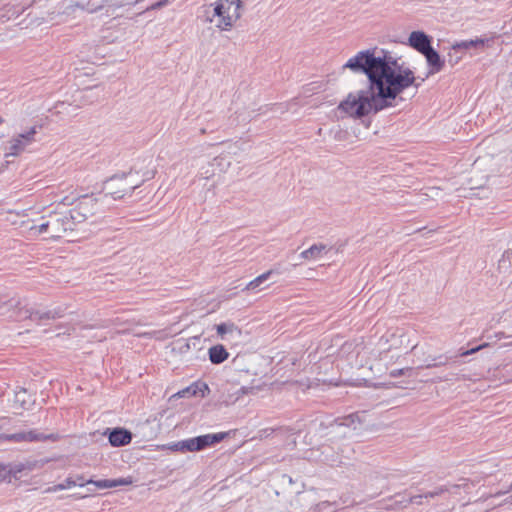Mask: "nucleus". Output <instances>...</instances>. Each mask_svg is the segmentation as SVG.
<instances>
[{
	"label": "nucleus",
	"mask_w": 512,
	"mask_h": 512,
	"mask_svg": "<svg viewBox=\"0 0 512 512\" xmlns=\"http://www.w3.org/2000/svg\"><path fill=\"white\" fill-rule=\"evenodd\" d=\"M422 55L425 56L428 64V75H434L443 69L444 60L441 59L438 52H436L432 47L426 50Z\"/></svg>",
	"instance_id": "obj_10"
},
{
	"label": "nucleus",
	"mask_w": 512,
	"mask_h": 512,
	"mask_svg": "<svg viewBox=\"0 0 512 512\" xmlns=\"http://www.w3.org/2000/svg\"><path fill=\"white\" fill-rule=\"evenodd\" d=\"M86 483H92L98 489H110V479L93 480L89 479Z\"/></svg>",
	"instance_id": "obj_26"
},
{
	"label": "nucleus",
	"mask_w": 512,
	"mask_h": 512,
	"mask_svg": "<svg viewBox=\"0 0 512 512\" xmlns=\"http://www.w3.org/2000/svg\"><path fill=\"white\" fill-rule=\"evenodd\" d=\"M3 122V119L0 117V124Z\"/></svg>",
	"instance_id": "obj_36"
},
{
	"label": "nucleus",
	"mask_w": 512,
	"mask_h": 512,
	"mask_svg": "<svg viewBox=\"0 0 512 512\" xmlns=\"http://www.w3.org/2000/svg\"><path fill=\"white\" fill-rule=\"evenodd\" d=\"M76 485H77V482L73 478L68 477L63 483H60V484L54 485L52 487H49V488L46 489L45 492H47V493H54V492H57V491L69 489V488L74 487Z\"/></svg>",
	"instance_id": "obj_20"
},
{
	"label": "nucleus",
	"mask_w": 512,
	"mask_h": 512,
	"mask_svg": "<svg viewBox=\"0 0 512 512\" xmlns=\"http://www.w3.org/2000/svg\"><path fill=\"white\" fill-rule=\"evenodd\" d=\"M15 433L12 434H0V442H14Z\"/></svg>",
	"instance_id": "obj_30"
},
{
	"label": "nucleus",
	"mask_w": 512,
	"mask_h": 512,
	"mask_svg": "<svg viewBox=\"0 0 512 512\" xmlns=\"http://www.w3.org/2000/svg\"><path fill=\"white\" fill-rule=\"evenodd\" d=\"M134 483V478L132 476H127L118 479H110V488H115L119 486H129Z\"/></svg>",
	"instance_id": "obj_24"
},
{
	"label": "nucleus",
	"mask_w": 512,
	"mask_h": 512,
	"mask_svg": "<svg viewBox=\"0 0 512 512\" xmlns=\"http://www.w3.org/2000/svg\"><path fill=\"white\" fill-rule=\"evenodd\" d=\"M402 337H403L402 334L399 336H396L395 333H391L387 336L382 337L381 340H383L385 338L386 342L392 341V344L386 349V350H391V349H397L398 347L401 346V344L403 342Z\"/></svg>",
	"instance_id": "obj_23"
},
{
	"label": "nucleus",
	"mask_w": 512,
	"mask_h": 512,
	"mask_svg": "<svg viewBox=\"0 0 512 512\" xmlns=\"http://www.w3.org/2000/svg\"><path fill=\"white\" fill-rule=\"evenodd\" d=\"M209 392V387L205 383L201 382H195L191 384L190 386L178 391L174 397L178 398H184V397H190V396H196L200 395L201 397H204L206 393Z\"/></svg>",
	"instance_id": "obj_12"
},
{
	"label": "nucleus",
	"mask_w": 512,
	"mask_h": 512,
	"mask_svg": "<svg viewBox=\"0 0 512 512\" xmlns=\"http://www.w3.org/2000/svg\"><path fill=\"white\" fill-rule=\"evenodd\" d=\"M407 44L417 52L423 54L426 50L431 48V37L423 31H413L408 37Z\"/></svg>",
	"instance_id": "obj_7"
},
{
	"label": "nucleus",
	"mask_w": 512,
	"mask_h": 512,
	"mask_svg": "<svg viewBox=\"0 0 512 512\" xmlns=\"http://www.w3.org/2000/svg\"><path fill=\"white\" fill-rule=\"evenodd\" d=\"M184 452H196L193 441L191 438L183 440Z\"/></svg>",
	"instance_id": "obj_29"
},
{
	"label": "nucleus",
	"mask_w": 512,
	"mask_h": 512,
	"mask_svg": "<svg viewBox=\"0 0 512 512\" xmlns=\"http://www.w3.org/2000/svg\"><path fill=\"white\" fill-rule=\"evenodd\" d=\"M167 449H169L171 451L184 452L183 440L178 441V442H174V443H171V444H168L167 445Z\"/></svg>",
	"instance_id": "obj_28"
},
{
	"label": "nucleus",
	"mask_w": 512,
	"mask_h": 512,
	"mask_svg": "<svg viewBox=\"0 0 512 512\" xmlns=\"http://www.w3.org/2000/svg\"><path fill=\"white\" fill-rule=\"evenodd\" d=\"M273 274V270H268L264 273H262L261 275L257 276L256 278H254L253 280H251L246 286L245 288L243 289V291H248V292H259L262 290L261 288V285L267 280L269 279V277Z\"/></svg>",
	"instance_id": "obj_17"
},
{
	"label": "nucleus",
	"mask_w": 512,
	"mask_h": 512,
	"mask_svg": "<svg viewBox=\"0 0 512 512\" xmlns=\"http://www.w3.org/2000/svg\"><path fill=\"white\" fill-rule=\"evenodd\" d=\"M66 200H67V199H64V200H63V203H64V204H67V205H70V203H71V202H69V201H67V202H66Z\"/></svg>",
	"instance_id": "obj_35"
},
{
	"label": "nucleus",
	"mask_w": 512,
	"mask_h": 512,
	"mask_svg": "<svg viewBox=\"0 0 512 512\" xmlns=\"http://www.w3.org/2000/svg\"><path fill=\"white\" fill-rule=\"evenodd\" d=\"M31 399L27 390L24 388H19L15 391L14 394V405L13 407L16 409H27L30 404Z\"/></svg>",
	"instance_id": "obj_18"
},
{
	"label": "nucleus",
	"mask_w": 512,
	"mask_h": 512,
	"mask_svg": "<svg viewBox=\"0 0 512 512\" xmlns=\"http://www.w3.org/2000/svg\"><path fill=\"white\" fill-rule=\"evenodd\" d=\"M131 433L124 429H115L109 435V442L114 447L124 446L131 442Z\"/></svg>",
	"instance_id": "obj_14"
},
{
	"label": "nucleus",
	"mask_w": 512,
	"mask_h": 512,
	"mask_svg": "<svg viewBox=\"0 0 512 512\" xmlns=\"http://www.w3.org/2000/svg\"><path fill=\"white\" fill-rule=\"evenodd\" d=\"M85 214L78 212L52 213L48 215L50 238H61L67 231H72L76 224L84 221Z\"/></svg>",
	"instance_id": "obj_4"
},
{
	"label": "nucleus",
	"mask_w": 512,
	"mask_h": 512,
	"mask_svg": "<svg viewBox=\"0 0 512 512\" xmlns=\"http://www.w3.org/2000/svg\"><path fill=\"white\" fill-rule=\"evenodd\" d=\"M327 247L324 244H315L301 252L300 257L305 260H318L323 254L327 253Z\"/></svg>",
	"instance_id": "obj_16"
},
{
	"label": "nucleus",
	"mask_w": 512,
	"mask_h": 512,
	"mask_svg": "<svg viewBox=\"0 0 512 512\" xmlns=\"http://www.w3.org/2000/svg\"><path fill=\"white\" fill-rule=\"evenodd\" d=\"M225 170L224 158L222 156L215 157L207 166L201 168V176L204 179H210L217 171L222 172Z\"/></svg>",
	"instance_id": "obj_13"
},
{
	"label": "nucleus",
	"mask_w": 512,
	"mask_h": 512,
	"mask_svg": "<svg viewBox=\"0 0 512 512\" xmlns=\"http://www.w3.org/2000/svg\"><path fill=\"white\" fill-rule=\"evenodd\" d=\"M151 178V174L146 172L140 175L139 171L130 170L126 174L115 175L105 184V191L113 199H121L141 186L146 180Z\"/></svg>",
	"instance_id": "obj_2"
},
{
	"label": "nucleus",
	"mask_w": 512,
	"mask_h": 512,
	"mask_svg": "<svg viewBox=\"0 0 512 512\" xmlns=\"http://www.w3.org/2000/svg\"><path fill=\"white\" fill-rule=\"evenodd\" d=\"M360 422V415L358 413H355V414H351L349 415L346 419H345V422L343 423L344 425H347V426H353L354 429L357 428L355 422Z\"/></svg>",
	"instance_id": "obj_27"
},
{
	"label": "nucleus",
	"mask_w": 512,
	"mask_h": 512,
	"mask_svg": "<svg viewBox=\"0 0 512 512\" xmlns=\"http://www.w3.org/2000/svg\"><path fill=\"white\" fill-rule=\"evenodd\" d=\"M364 74L365 88L349 92L337 106L342 117L362 119L389 106L405 90L416 85L414 71L400 57L378 47L358 51L342 66Z\"/></svg>",
	"instance_id": "obj_1"
},
{
	"label": "nucleus",
	"mask_w": 512,
	"mask_h": 512,
	"mask_svg": "<svg viewBox=\"0 0 512 512\" xmlns=\"http://www.w3.org/2000/svg\"><path fill=\"white\" fill-rule=\"evenodd\" d=\"M36 129L31 128L26 133L19 134L10 140L7 148V156H17L25 150V148L34 141Z\"/></svg>",
	"instance_id": "obj_5"
},
{
	"label": "nucleus",
	"mask_w": 512,
	"mask_h": 512,
	"mask_svg": "<svg viewBox=\"0 0 512 512\" xmlns=\"http://www.w3.org/2000/svg\"><path fill=\"white\" fill-rule=\"evenodd\" d=\"M7 474V465L0 462V477Z\"/></svg>",
	"instance_id": "obj_32"
},
{
	"label": "nucleus",
	"mask_w": 512,
	"mask_h": 512,
	"mask_svg": "<svg viewBox=\"0 0 512 512\" xmlns=\"http://www.w3.org/2000/svg\"><path fill=\"white\" fill-rule=\"evenodd\" d=\"M25 469L32 470L33 467L31 465H26L22 463L16 464L14 466L7 465V474H13L14 476H16L18 473L22 472Z\"/></svg>",
	"instance_id": "obj_25"
},
{
	"label": "nucleus",
	"mask_w": 512,
	"mask_h": 512,
	"mask_svg": "<svg viewBox=\"0 0 512 512\" xmlns=\"http://www.w3.org/2000/svg\"><path fill=\"white\" fill-rule=\"evenodd\" d=\"M211 22L221 31H230L241 17V3L238 0H217L212 4Z\"/></svg>",
	"instance_id": "obj_3"
},
{
	"label": "nucleus",
	"mask_w": 512,
	"mask_h": 512,
	"mask_svg": "<svg viewBox=\"0 0 512 512\" xmlns=\"http://www.w3.org/2000/svg\"><path fill=\"white\" fill-rule=\"evenodd\" d=\"M209 360L213 364H221L229 357L228 351L221 344L214 345L208 350Z\"/></svg>",
	"instance_id": "obj_15"
},
{
	"label": "nucleus",
	"mask_w": 512,
	"mask_h": 512,
	"mask_svg": "<svg viewBox=\"0 0 512 512\" xmlns=\"http://www.w3.org/2000/svg\"><path fill=\"white\" fill-rule=\"evenodd\" d=\"M217 336L222 341L237 340L242 336L241 329L233 322H222L215 325Z\"/></svg>",
	"instance_id": "obj_6"
},
{
	"label": "nucleus",
	"mask_w": 512,
	"mask_h": 512,
	"mask_svg": "<svg viewBox=\"0 0 512 512\" xmlns=\"http://www.w3.org/2000/svg\"><path fill=\"white\" fill-rule=\"evenodd\" d=\"M486 345H487V344L480 345V346H478V347H476V348H473V349H471V350H468V351L464 352V353H463V355H470V354H473V353H475V352L479 351L480 349H482L483 347H485Z\"/></svg>",
	"instance_id": "obj_31"
},
{
	"label": "nucleus",
	"mask_w": 512,
	"mask_h": 512,
	"mask_svg": "<svg viewBox=\"0 0 512 512\" xmlns=\"http://www.w3.org/2000/svg\"><path fill=\"white\" fill-rule=\"evenodd\" d=\"M13 438L15 443L56 440V436L54 434L46 435L36 430L17 432Z\"/></svg>",
	"instance_id": "obj_9"
},
{
	"label": "nucleus",
	"mask_w": 512,
	"mask_h": 512,
	"mask_svg": "<svg viewBox=\"0 0 512 512\" xmlns=\"http://www.w3.org/2000/svg\"><path fill=\"white\" fill-rule=\"evenodd\" d=\"M226 437V433L219 432L214 434H205L191 438L196 452L221 442Z\"/></svg>",
	"instance_id": "obj_8"
},
{
	"label": "nucleus",
	"mask_w": 512,
	"mask_h": 512,
	"mask_svg": "<svg viewBox=\"0 0 512 512\" xmlns=\"http://www.w3.org/2000/svg\"><path fill=\"white\" fill-rule=\"evenodd\" d=\"M32 235H41L46 234L50 238V223L49 217H43L42 222L39 225L32 226L30 228Z\"/></svg>",
	"instance_id": "obj_19"
},
{
	"label": "nucleus",
	"mask_w": 512,
	"mask_h": 512,
	"mask_svg": "<svg viewBox=\"0 0 512 512\" xmlns=\"http://www.w3.org/2000/svg\"><path fill=\"white\" fill-rule=\"evenodd\" d=\"M485 44L484 39H475V40H467L462 41L456 45L453 46V49L461 48V49H470V48H477V47H483Z\"/></svg>",
	"instance_id": "obj_21"
},
{
	"label": "nucleus",
	"mask_w": 512,
	"mask_h": 512,
	"mask_svg": "<svg viewBox=\"0 0 512 512\" xmlns=\"http://www.w3.org/2000/svg\"><path fill=\"white\" fill-rule=\"evenodd\" d=\"M96 199L92 196H83L80 198L79 203L76 208L72 209L70 212H78L81 214H85L84 221L92 216L96 210Z\"/></svg>",
	"instance_id": "obj_11"
},
{
	"label": "nucleus",
	"mask_w": 512,
	"mask_h": 512,
	"mask_svg": "<svg viewBox=\"0 0 512 512\" xmlns=\"http://www.w3.org/2000/svg\"><path fill=\"white\" fill-rule=\"evenodd\" d=\"M77 482V485L76 486H80V487H83L85 485H88L89 483H86V481H84L83 477H77V479L75 480Z\"/></svg>",
	"instance_id": "obj_33"
},
{
	"label": "nucleus",
	"mask_w": 512,
	"mask_h": 512,
	"mask_svg": "<svg viewBox=\"0 0 512 512\" xmlns=\"http://www.w3.org/2000/svg\"><path fill=\"white\" fill-rule=\"evenodd\" d=\"M25 317H29V318H31L33 320L42 319L44 317L45 318H55L56 317V313L49 311V312L40 314L39 312H29L28 310H25V315L24 316H22V315L18 316V319H23Z\"/></svg>",
	"instance_id": "obj_22"
},
{
	"label": "nucleus",
	"mask_w": 512,
	"mask_h": 512,
	"mask_svg": "<svg viewBox=\"0 0 512 512\" xmlns=\"http://www.w3.org/2000/svg\"><path fill=\"white\" fill-rule=\"evenodd\" d=\"M125 187V182L123 184L114 185L112 190H122Z\"/></svg>",
	"instance_id": "obj_34"
}]
</instances>
